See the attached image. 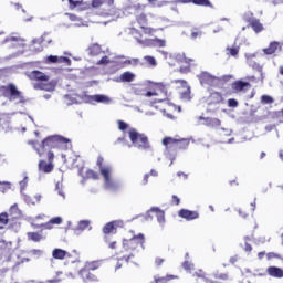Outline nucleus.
<instances>
[{"mask_svg": "<svg viewBox=\"0 0 283 283\" xmlns=\"http://www.w3.org/2000/svg\"><path fill=\"white\" fill-rule=\"evenodd\" d=\"M0 92L7 101L14 103V105H25V103H28V99L23 96V92L19 91L13 83L2 85Z\"/></svg>", "mask_w": 283, "mask_h": 283, "instance_id": "obj_1", "label": "nucleus"}, {"mask_svg": "<svg viewBox=\"0 0 283 283\" xmlns=\"http://www.w3.org/2000/svg\"><path fill=\"white\" fill-rule=\"evenodd\" d=\"M67 143H70V139L61 135H51L42 140L40 148H36V153L41 158L44 151H48L49 149H60V147H63V145Z\"/></svg>", "mask_w": 283, "mask_h": 283, "instance_id": "obj_2", "label": "nucleus"}, {"mask_svg": "<svg viewBox=\"0 0 283 283\" xmlns=\"http://www.w3.org/2000/svg\"><path fill=\"white\" fill-rule=\"evenodd\" d=\"M163 145L166 147L165 156L170 160L169 167H171L176 160V154L169 153V149H187L189 147V139L178 140L171 137H165Z\"/></svg>", "mask_w": 283, "mask_h": 283, "instance_id": "obj_3", "label": "nucleus"}, {"mask_svg": "<svg viewBox=\"0 0 283 283\" xmlns=\"http://www.w3.org/2000/svg\"><path fill=\"white\" fill-rule=\"evenodd\" d=\"M128 135L133 147H136L142 151H149V149H151V145L149 144V138L147 135L140 134L134 128L129 130Z\"/></svg>", "mask_w": 283, "mask_h": 283, "instance_id": "obj_4", "label": "nucleus"}, {"mask_svg": "<svg viewBox=\"0 0 283 283\" xmlns=\"http://www.w3.org/2000/svg\"><path fill=\"white\" fill-rule=\"evenodd\" d=\"M109 174H112V167H106L101 169V175L104 178V189H108L109 191H118V182H115L109 177Z\"/></svg>", "mask_w": 283, "mask_h": 283, "instance_id": "obj_5", "label": "nucleus"}, {"mask_svg": "<svg viewBox=\"0 0 283 283\" xmlns=\"http://www.w3.org/2000/svg\"><path fill=\"white\" fill-rule=\"evenodd\" d=\"M138 244H140L142 247L143 244H145V234L139 233L138 235H135L130 240H126V239L123 240V247L125 251H135Z\"/></svg>", "mask_w": 283, "mask_h": 283, "instance_id": "obj_6", "label": "nucleus"}, {"mask_svg": "<svg viewBox=\"0 0 283 283\" xmlns=\"http://www.w3.org/2000/svg\"><path fill=\"white\" fill-rule=\"evenodd\" d=\"M197 78L199 80L202 87H205L206 85H208V87H217L218 85V76L211 75L207 71H203L199 75H197Z\"/></svg>", "mask_w": 283, "mask_h": 283, "instance_id": "obj_7", "label": "nucleus"}, {"mask_svg": "<svg viewBox=\"0 0 283 283\" xmlns=\"http://www.w3.org/2000/svg\"><path fill=\"white\" fill-rule=\"evenodd\" d=\"M262 57L264 56V54L262 53H245V59H247V64L249 65V67L256 70V72H260L261 74V78H264V73H262V65L258 64V62H255V60L253 59H258V57Z\"/></svg>", "mask_w": 283, "mask_h": 283, "instance_id": "obj_8", "label": "nucleus"}, {"mask_svg": "<svg viewBox=\"0 0 283 283\" xmlns=\"http://www.w3.org/2000/svg\"><path fill=\"white\" fill-rule=\"evenodd\" d=\"M142 43V48H166L167 41L154 38V39H145V41H139Z\"/></svg>", "mask_w": 283, "mask_h": 283, "instance_id": "obj_9", "label": "nucleus"}, {"mask_svg": "<svg viewBox=\"0 0 283 283\" xmlns=\"http://www.w3.org/2000/svg\"><path fill=\"white\" fill-rule=\"evenodd\" d=\"M84 98H86L90 103H92V101H94L95 103H103L104 105H109V103H112V98L105 94H84Z\"/></svg>", "mask_w": 283, "mask_h": 283, "instance_id": "obj_10", "label": "nucleus"}, {"mask_svg": "<svg viewBox=\"0 0 283 283\" xmlns=\"http://www.w3.org/2000/svg\"><path fill=\"white\" fill-rule=\"evenodd\" d=\"M179 218L187 220L188 222L191 220H198L200 218V213L193 210L181 209L178 212Z\"/></svg>", "mask_w": 283, "mask_h": 283, "instance_id": "obj_11", "label": "nucleus"}, {"mask_svg": "<svg viewBox=\"0 0 283 283\" xmlns=\"http://www.w3.org/2000/svg\"><path fill=\"white\" fill-rule=\"evenodd\" d=\"M28 78H30V81H40L41 83L48 82L50 81V76H48L45 73L41 72V71H32L27 73Z\"/></svg>", "mask_w": 283, "mask_h": 283, "instance_id": "obj_12", "label": "nucleus"}, {"mask_svg": "<svg viewBox=\"0 0 283 283\" xmlns=\"http://www.w3.org/2000/svg\"><path fill=\"white\" fill-rule=\"evenodd\" d=\"M175 83H180L182 87H187L186 91L180 93L181 101L189 102L191 101V87L187 85V81L185 80H175Z\"/></svg>", "mask_w": 283, "mask_h": 283, "instance_id": "obj_13", "label": "nucleus"}, {"mask_svg": "<svg viewBox=\"0 0 283 283\" xmlns=\"http://www.w3.org/2000/svg\"><path fill=\"white\" fill-rule=\"evenodd\" d=\"M45 36H48V33H43L41 38H35L32 40L31 51L32 52H43V46H41V43L45 41Z\"/></svg>", "mask_w": 283, "mask_h": 283, "instance_id": "obj_14", "label": "nucleus"}, {"mask_svg": "<svg viewBox=\"0 0 283 283\" xmlns=\"http://www.w3.org/2000/svg\"><path fill=\"white\" fill-rule=\"evenodd\" d=\"M78 274L81 275L83 282H97L98 277L96 275L92 274L90 270L87 269H81Z\"/></svg>", "mask_w": 283, "mask_h": 283, "instance_id": "obj_15", "label": "nucleus"}, {"mask_svg": "<svg viewBox=\"0 0 283 283\" xmlns=\"http://www.w3.org/2000/svg\"><path fill=\"white\" fill-rule=\"evenodd\" d=\"M92 222L90 220H81L77 223V227L74 229V233L78 235V233H83L85 229H88V231H92Z\"/></svg>", "mask_w": 283, "mask_h": 283, "instance_id": "obj_16", "label": "nucleus"}, {"mask_svg": "<svg viewBox=\"0 0 283 283\" xmlns=\"http://www.w3.org/2000/svg\"><path fill=\"white\" fill-rule=\"evenodd\" d=\"M277 50H282V45L277 41H273L270 43L269 48L263 49L264 54L271 55L275 54Z\"/></svg>", "mask_w": 283, "mask_h": 283, "instance_id": "obj_17", "label": "nucleus"}, {"mask_svg": "<svg viewBox=\"0 0 283 283\" xmlns=\"http://www.w3.org/2000/svg\"><path fill=\"white\" fill-rule=\"evenodd\" d=\"M247 87H251V84L242 80H239L232 83V90H234V92H244Z\"/></svg>", "mask_w": 283, "mask_h": 283, "instance_id": "obj_18", "label": "nucleus"}, {"mask_svg": "<svg viewBox=\"0 0 283 283\" xmlns=\"http://www.w3.org/2000/svg\"><path fill=\"white\" fill-rule=\"evenodd\" d=\"M66 255L70 258V252L60 248H55L52 251V258H54V260H65Z\"/></svg>", "mask_w": 283, "mask_h": 283, "instance_id": "obj_19", "label": "nucleus"}, {"mask_svg": "<svg viewBox=\"0 0 283 283\" xmlns=\"http://www.w3.org/2000/svg\"><path fill=\"white\" fill-rule=\"evenodd\" d=\"M136 78V74L132 73L130 71H126L120 74L118 83H132Z\"/></svg>", "mask_w": 283, "mask_h": 283, "instance_id": "obj_20", "label": "nucleus"}, {"mask_svg": "<svg viewBox=\"0 0 283 283\" xmlns=\"http://www.w3.org/2000/svg\"><path fill=\"white\" fill-rule=\"evenodd\" d=\"M39 169H40V171H43L44 174H52V171L54 170V165L52 164V161L46 164L45 160H40Z\"/></svg>", "mask_w": 283, "mask_h": 283, "instance_id": "obj_21", "label": "nucleus"}, {"mask_svg": "<svg viewBox=\"0 0 283 283\" xmlns=\"http://www.w3.org/2000/svg\"><path fill=\"white\" fill-rule=\"evenodd\" d=\"M268 274L271 277L281 279V277H283V270H282V268H279V266H270V268H268Z\"/></svg>", "mask_w": 283, "mask_h": 283, "instance_id": "obj_22", "label": "nucleus"}, {"mask_svg": "<svg viewBox=\"0 0 283 283\" xmlns=\"http://www.w3.org/2000/svg\"><path fill=\"white\" fill-rule=\"evenodd\" d=\"M9 213L13 220H19V218L22 216L21 209H19V205L17 203L10 207Z\"/></svg>", "mask_w": 283, "mask_h": 283, "instance_id": "obj_23", "label": "nucleus"}, {"mask_svg": "<svg viewBox=\"0 0 283 283\" xmlns=\"http://www.w3.org/2000/svg\"><path fill=\"white\" fill-rule=\"evenodd\" d=\"M150 211H155V216L159 224H165V211L158 207H151Z\"/></svg>", "mask_w": 283, "mask_h": 283, "instance_id": "obj_24", "label": "nucleus"}, {"mask_svg": "<svg viewBox=\"0 0 283 283\" xmlns=\"http://www.w3.org/2000/svg\"><path fill=\"white\" fill-rule=\"evenodd\" d=\"M205 125L206 127H220V125H222V122L218 118L207 117Z\"/></svg>", "mask_w": 283, "mask_h": 283, "instance_id": "obj_25", "label": "nucleus"}, {"mask_svg": "<svg viewBox=\"0 0 283 283\" xmlns=\"http://www.w3.org/2000/svg\"><path fill=\"white\" fill-rule=\"evenodd\" d=\"M249 25L250 28H252V30L256 32V34L264 30V25L260 23V20L258 18H255Z\"/></svg>", "mask_w": 283, "mask_h": 283, "instance_id": "obj_26", "label": "nucleus"}, {"mask_svg": "<svg viewBox=\"0 0 283 283\" xmlns=\"http://www.w3.org/2000/svg\"><path fill=\"white\" fill-rule=\"evenodd\" d=\"M34 90H44V92H54V84H34Z\"/></svg>", "mask_w": 283, "mask_h": 283, "instance_id": "obj_27", "label": "nucleus"}, {"mask_svg": "<svg viewBox=\"0 0 283 283\" xmlns=\"http://www.w3.org/2000/svg\"><path fill=\"white\" fill-rule=\"evenodd\" d=\"M136 21H137L138 25H140V28H145V25H147V23H148L147 14H145V13L137 14Z\"/></svg>", "mask_w": 283, "mask_h": 283, "instance_id": "obj_28", "label": "nucleus"}, {"mask_svg": "<svg viewBox=\"0 0 283 283\" xmlns=\"http://www.w3.org/2000/svg\"><path fill=\"white\" fill-rule=\"evenodd\" d=\"M210 101L211 103H213L214 105H220V103H222V94L214 92L210 95Z\"/></svg>", "mask_w": 283, "mask_h": 283, "instance_id": "obj_29", "label": "nucleus"}, {"mask_svg": "<svg viewBox=\"0 0 283 283\" xmlns=\"http://www.w3.org/2000/svg\"><path fill=\"white\" fill-rule=\"evenodd\" d=\"M28 238L29 240H32V242H41V240H43V234L39 232H29Z\"/></svg>", "mask_w": 283, "mask_h": 283, "instance_id": "obj_30", "label": "nucleus"}, {"mask_svg": "<svg viewBox=\"0 0 283 283\" xmlns=\"http://www.w3.org/2000/svg\"><path fill=\"white\" fill-rule=\"evenodd\" d=\"M28 172H23V179L19 182L20 193H24L25 189L28 188Z\"/></svg>", "mask_w": 283, "mask_h": 283, "instance_id": "obj_31", "label": "nucleus"}, {"mask_svg": "<svg viewBox=\"0 0 283 283\" xmlns=\"http://www.w3.org/2000/svg\"><path fill=\"white\" fill-rule=\"evenodd\" d=\"M101 266V263L98 261H92L86 262L85 266L83 269H86V271H96Z\"/></svg>", "mask_w": 283, "mask_h": 283, "instance_id": "obj_32", "label": "nucleus"}, {"mask_svg": "<svg viewBox=\"0 0 283 283\" xmlns=\"http://www.w3.org/2000/svg\"><path fill=\"white\" fill-rule=\"evenodd\" d=\"M132 34L134 35V38L136 39L137 43L139 45H143V43L140 41H145V39L143 40V33H140V31H138V29L133 28L130 30Z\"/></svg>", "mask_w": 283, "mask_h": 283, "instance_id": "obj_33", "label": "nucleus"}, {"mask_svg": "<svg viewBox=\"0 0 283 283\" xmlns=\"http://www.w3.org/2000/svg\"><path fill=\"white\" fill-rule=\"evenodd\" d=\"M88 52L91 56H98V53L101 52V45L98 43H95L88 48Z\"/></svg>", "mask_w": 283, "mask_h": 283, "instance_id": "obj_34", "label": "nucleus"}, {"mask_svg": "<svg viewBox=\"0 0 283 283\" xmlns=\"http://www.w3.org/2000/svg\"><path fill=\"white\" fill-rule=\"evenodd\" d=\"M195 6H201L203 8H213L210 0H193Z\"/></svg>", "mask_w": 283, "mask_h": 283, "instance_id": "obj_35", "label": "nucleus"}, {"mask_svg": "<svg viewBox=\"0 0 283 283\" xmlns=\"http://www.w3.org/2000/svg\"><path fill=\"white\" fill-rule=\"evenodd\" d=\"M114 231H115V229H114V223H113V221L106 223V224L104 226V228H103V233H104L105 235H107V234H109V233H116V232H114Z\"/></svg>", "mask_w": 283, "mask_h": 283, "instance_id": "obj_36", "label": "nucleus"}, {"mask_svg": "<svg viewBox=\"0 0 283 283\" xmlns=\"http://www.w3.org/2000/svg\"><path fill=\"white\" fill-rule=\"evenodd\" d=\"M256 18L253 17V12L251 11H247L243 14V21H245V23H249V25L255 20Z\"/></svg>", "mask_w": 283, "mask_h": 283, "instance_id": "obj_37", "label": "nucleus"}, {"mask_svg": "<svg viewBox=\"0 0 283 283\" xmlns=\"http://www.w3.org/2000/svg\"><path fill=\"white\" fill-rule=\"evenodd\" d=\"M213 277H214L216 280H223V281L226 282L227 280H229V274H228V273H221V274H220L219 271H216V272L213 273Z\"/></svg>", "mask_w": 283, "mask_h": 283, "instance_id": "obj_38", "label": "nucleus"}, {"mask_svg": "<svg viewBox=\"0 0 283 283\" xmlns=\"http://www.w3.org/2000/svg\"><path fill=\"white\" fill-rule=\"evenodd\" d=\"M21 193V196H22V199H23V201L25 202V205H36V202H34L33 200H32V197L31 196H29V195H27L25 192H20Z\"/></svg>", "mask_w": 283, "mask_h": 283, "instance_id": "obj_39", "label": "nucleus"}, {"mask_svg": "<svg viewBox=\"0 0 283 283\" xmlns=\"http://www.w3.org/2000/svg\"><path fill=\"white\" fill-rule=\"evenodd\" d=\"M190 38H191L193 41H196V39H198V38H199V39L202 38V31H200V30L193 28V29L191 30V35H190Z\"/></svg>", "mask_w": 283, "mask_h": 283, "instance_id": "obj_40", "label": "nucleus"}, {"mask_svg": "<svg viewBox=\"0 0 283 283\" xmlns=\"http://www.w3.org/2000/svg\"><path fill=\"white\" fill-rule=\"evenodd\" d=\"M261 103L263 105H271L272 103H274V99L270 95H262Z\"/></svg>", "mask_w": 283, "mask_h": 283, "instance_id": "obj_41", "label": "nucleus"}, {"mask_svg": "<svg viewBox=\"0 0 283 283\" xmlns=\"http://www.w3.org/2000/svg\"><path fill=\"white\" fill-rule=\"evenodd\" d=\"M86 178H91L92 180H98V172L90 169L86 171Z\"/></svg>", "mask_w": 283, "mask_h": 283, "instance_id": "obj_42", "label": "nucleus"}, {"mask_svg": "<svg viewBox=\"0 0 283 283\" xmlns=\"http://www.w3.org/2000/svg\"><path fill=\"white\" fill-rule=\"evenodd\" d=\"M138 63H140V60L137 57H133L130 60L124 61V65H134V67H136V65H138Z\"/></svg>", "mask_w": 283, "mask_h": 283, "instance_id": "obj_43", "label": "nucleus"}, {"mask_svg": "<svg viewBox=\"0 0 283 283\" xmlns=\"http://www.w3.org/2000/svg\"><path fill=\"white\" fill-rule=\"evenodd\" d=\"M10 218H8V212L0 213V224H8Z\"/></svg>", "mask_w": 283, "mask_h": 283, "instance_id": "obj_44", "label": "nucleus"}, {"mask_svg": "<svg viewBox=\"0 0 283 283\" xmlns=\"http://www.w3.org/2000/svg\"><path fill=\"white\" fill-rule=\"evenodd\" d=\"M144 59L146 62H148L149 65H153V67H156L157 65L156 57L151 55H146Z\"/></svg>", "mask_w": 283, "mask_h": 283, "instance_id": "obj_45", "label": "nucleus"}, {"mask_svg": "<svg viewBox=\"0 0 283 283\" xmlns=\"http://www.w3.org/2000/svg\"><path fill=\"white\" fill-rule=\"evenodd\" d=\"M63 185L61 182H57L55 185V190L57 191L59 196H62V198L65 200V192H63Z\"/></svg>", "mask_w": 283, "mask_h": 283, "instance_id": "obj_46", "label": "nucleus"}, {"mask_svg": "<svg viewBox=\"0 0 283 283\" xmlns=\"http://www.w3.org/2000/svg\"><path fill=\"white\" fill-rule=\"evenodd\" d=\"M185 53H177L172 56V59L177 61V63H182L185 61Z\"/></svg>", "mask_w": 283, "mask_h": 283, "instance_id": "obj_47", "label": "nucleus"}, {"mask_svg": "<svg viewBox=\"0 0 283 283\" xmlns=\"http://www.w3.org/2000/svg\"><path fill=\"white\" fill-rule=\"evenodd\" d=\"M130 10H134L136 12V14H138V12H143V10H145V6H143V4H133L130 7Z\"/></svg>", "mask_w": 283, "mask_h": 283, "instance_id": "obj_48", "label": "nucleus"}, {"mask_svg": "<svg viewBox=\"0 0 283 283\" xmlns=\"http://www.w3.org/2000/svg\"><path fill=\"white\" fill-rule=\"evenodd\" d=\"M233 78V75H222L221 77H218V83H229Z\"/></svg>", "mask_w": 283, "mask_h": 283, "instance_id": "obj_49", "label": "nucleus"}, {"mask_svg": "<svg viewBox=\"0 0 283 283\" xmlns=\"http://www.w3.org/2000/svg\"><path fill=\"white\" fill-rule=\"evenodd\" d=\"M196 277H201V280L209 282V277L205 276V272L202 270H199L198 272H195Z\"/></svg>", "mask_w": 283, "mask_h": 283, "instance_id": "obj_50", "label": "nucleus"}, {"mask_svg": "<svg viewBox=\"0 0 283 283\" xmlns=\"http://www.w3.org/2000/svg\"><path fill=\"white\" fill-rule=\"evenodd\" d=\"M59 61H60V57L56 55H49L46 57V63H59Z\"/></svg>", "mask_w": 283, "mask_h": 283, "instance_id": "obj_51", "label": "nucleus"}, {"mask_svg": "<svg viewBox=\"0 0 283 283\" xmlns=\"http://www.w3.org/2000/svg\"><path fill=\"white\" fill-rule=\"evenodd\" d=\"M69 3H70V9L74 10V8H78V6H81L82 2L78 0H69Z\"/></svg>", "mask_w": 283, "mask_h": 283, "instance_id": "obj_52", "label": "nucleus"}, {"mask_svg": "<svg viewBox=\"0 0 283 283\" xmlns=\"http://www.w3.org/2000/svg\"><path fill=\"white\" fill-rule=\"evenodd\" d=\"M103 157L102 156H99L98 158H97V167H99V172H101V170L102 169H107V167H112V166H103Z\"/></svg>", "mask_w": 283, "mask_h": 283, "instance_id": "obj_53", "label": "nucleus"}, {"mask_svg": "<svg viewBox=\"0 0 283 283\" xmlns=\"http://www.w3.org/2000/svg\"><path fill=\"white\" fill-rule=\"evenodd\" d=\"M118 129H120V132H125V129H127V127H129V125L123 120H118Z\"/></svg>", "mask_w": 283, "mask_h": 283, "instance_id": "obj_54", "label": "nucleus"}, {"mask_svg": "<svg viewBox=\"0 0 283 283\" xmlns=\"http://www.w3.org/2000/svg\"><path fill=\"white\" fill-rule=\"evenodd\" d=\"M124 224L125 223L123 222V220H115V221H113V226H114L115 231L118 228L123 229Z\"/></svg>", "mask_w": 283, "mask_h": 283, "instance_id": "obj_55", "label": "nucleus"}, {"mask_svg": "<svg viewBox=\"0 0 283 283\" xmlns=\"http://www.w3.org/2000/svg\"><path fill=\"white\" fill-rule=\"evenodd\" d=\"M182 269H185V271H191V269H193V263H189V261H185L182 263Z\"/></svg>", "mask_w": 283, "mask_h": 283, "instance_id": "obj_56", "label": "nucleus"}, {"mask_svg": "<svg viewBox=\"0 0 283 283\" xmlns=\"http://www.w3.org/2000/svg\"><path fill=\"white\" fill-rule=\"evenodd\" d=\"M59 63H65L67 65H72V60L67 56H60Z\"/></svg>", "mask_w": 283, "mask_h": 283, "instance_id": "obj_57", "label": "nucleus"}, {"mask_svg": "<svg viewBox=\"0 0 283 283\" xmlns=\"http://www.w3.org/2000/svg\"><path fill=\"white\" fill-rule=\"evenodd\" d=\"M109 63V57L107 55H104L98 62L97 65H107Z\"/></svg>", "mask_w": 283, "mask_h": 283, "instance_id": "obj_58", "label": "nucleus"}, {"mask_svg": "<svg viewBox=\"0 0 283 283\" xmlns=\"http://www.w3.org/2000/svg\"><path fill=\"white\" fill-rule=\"evenodd\" d=\"M50 221H51L52 224H62L63 223V218L55 217V218H52Z\"/></svg>", "mask_w": 283, "mask_h": 283, "instance_id": "obj_59", "label": "nucleus"}, {"mask_svg": "<svg viewBox=\"0 0 283 283\" xmlns=\"http://www.w3.org/2000/svg\"><path fill=\"white\" fill-rule=\"evenodd\" d=\"M228 107H238V99L235 98L228 99Z\"/></svg>", "mask_w": 283, "mask_h": 283, "instance_id": "obj_60", "label": "nucleus"}, {"mask_svg": "<svg viewBox=\"0 0 283 283\" xmlns=\"http://www.w3.org/2000/svg\"><path fill=\"white\" fill-rule=\"evenodd\" d=\"M179 72L181 74H189V72H191V66H180Z\"/></svg>", "mask_w": 283, "mask_h": 283, "instance_id": "obj_61", "label": "nucleus"}, {"mask_svg": "<svg viewBox=\"0 0 283 283\" xmlns=\"http://www.w3.org/2000/svg\"><path fill=\"white\" fill-rule=\"evenodd\" d=\"M228 50H230L231 56H238V53L240 52V46L230 48V49H228Z\"/></svg>", "mask_w": 283, "mask_h": 283, "instance_id": "obj_62", "label": "nucleus"}, {"mask_svg": "<svg viewBox=\"0 0 283 283\" xmlns=\"http://www.w3.org/2000/svg\"><path fill=\"white\" fill-rule=\"evenodd\" d=\"M101 6H103V1L92 0V8H101Z\"/></svg>", "mask_w": 283, "mask_h": 283, "instance_id": "obj_63", "label": "nucleus"}, {"mask_svg": "<svg viewBox=\"0 0 283 283\" xmlns=\"http://www.w3.org/2000/svg\"><path fill=\"white\" fill-rule=\"evenodd\" d=\"M154 280H155V283H167V282H169V281H167V279H165V276H163V277L154 276Z\"/></svg>", "mask_w": 283, "mask_h": 283, "instance_id": "obj_64", "label": "nucleus"}]
</instances>
